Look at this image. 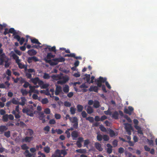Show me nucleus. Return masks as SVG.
<instances>
[{
    "instance_id": "obj_1",
    "label": "nucleus",
    "mask_w": 157,
    "mask_h": 157,
    "mask_svg": "<svg viewBox=\"0 0 157 157\" xmlns=\"http://www.w3.org/2000/svg\"><path fill=\"white\" fill-rule=\"evenodd\" d=\"M34 107L32 105H28L27 108H23L22 111L24 113L26 114L27 115L30 116H33V111Z\"/></svg>"
},
{
    "instance_id": "obj_2",
    "label": "nucleus",
    "mask_w": 157,
    "mask_h": 157,
    "mask_svg": "<svg viewBox=\"0 0 157 157\" xmlns=\"http://www.w3.org/2000/svg\"><path fill=\"white\" fill-rule=\"evenodd\" d=\"M69 120L71 122L74 123L73 127L75 129H77L78 128V120L76 117H70Z\"/></svg>"
},
{
    "instance_id": "obj_3",
    "label": "nucleus",
    "mask_w": 157,
    "mask_h": 157,
    "mask_svg": "<svg viewBox=\"0 0 157 157\" xmlns=\"http://www.w3.org/2000/svg\"><path fill=\"white\" fill-rule=\"evenodd\" d=\"M31 81L34 85H36L38 84L40 86L43 84V81L40 80L39 78L37 77L31 78Z\"/></svg>"
},
{
    "instance_id": "obj_4",
    "label": "nucleus",
    "mask_w": 157,
    "mask_h": 157,
    "mask_svg": "<svg viewBox=\"0 0 157 157\" xmlns=\"http://www.w3.org/2000/svg\"><path fill=\"white\" fill-rule=\"evenodd\" d=\"M53 61L54 66L57 65L59 62H64L65 61V59L62 57L59 58H55L52 59Z\"/></svg>"
},
{
    "instance_id": "obj_5",
    "label": "nucleus",
    "mask_w": 157,
    "mask_h": 157,
    "mask_svg": "<svg viewBox=\"0 0 157 157\" xmlns=\"http://www.w3.org/2000/svg\"><path fill=\"white\" fill-rule=\"evenodd\" d=\"M71 135L72 140H75L78 136V132L76 130L74 131L71 132Z\"/></svg>"
},
{
    "instance_id": "obj_6",
    "label": "nucleus",
    "mask_w": 157,
    "mask_h": 157,
    "mask_svg": "<svg viewBox=\"0 0 157 157\" xmlns=\"http://www.w3.org/2000/svg\"><path fill=\"white\" fill-rule=\"evenodd\" d=\"M47 49L49 51L53 52L55 53H56V48L55 46H54L52 47H51V46H47V47L45 48L44 49L45 51H46Z\"/></svg>"
},
{
    "instance_id": "obj_7",
    "label": "nucleus",
    "mask_w": 157,
    "mask_h": 157,
    "mask_svg": "<svg viewBox=\"0 0 157 157\" xmlns=\"http://www.w3.org/2000/svg\"><path fill=\"white\" fill-rule=\"evenodd\" d=\"M9 59L3 53L0 55V60L1 61V64H2L3 62L7 59Z\"/></svg>"
},
{
    "instance_id": "obj_8",
    "label": "nucleus",
    "mask_w": 157,
    "mask_h": 157,
    "mask_svg": "<svg viewBox=\"0 0 157 157\" xmlns=\"http://www.w3.org/2000/svg\"><path fill=\"white\" fill-rule=\"evenodd\" d=\"M98 86L92 85L90 86L89 89V90L90 92L94 91L97 93L98 92Z\"/></svg>"
},
{
    "instance_id": "obj_9",
    "label": "nucleus",
    "mask_w": 157,
    "mask_h": 157,
    "mask_svg": "<svg viewBox=\"0 0 157 157\" xmlns=\"http://www.w3.org/2000/svg\"><path fill=\"white\" fill-rule=\"evenodd\" d=\"M39 118L40 120L42 121V123H44L45 122V120L44 118L45 116L43 112H40L39 113Z\"/></svg>"
},
{
    "instance_id": "obj_10",
    "label": "nucleus",
    "mask_w": 157,
    "mask_h": 157,
    "mask_svg": "<svg viewBox=\"0 0 157 157\" xmlns=\"http://www.w3.org/2000/svg\"><path fill=\"white\" fill-rule=\"evenodd\" d=\"M62 92V87L60 86H57L56 89L55 94L56 95H58L59 94Z\"/></svg>"
},
{
    "instance_id": "obj_11",
    "label": "nucleus",
    "mask_w": 157,
    "mask_h": 157,
    "mask_svg": "<svg viewBox=\"0 0 157 157\" xmlns=\"http://www.w3.org/2000/svg\"><path fill=\"white\" fill-rule=\"evenodd\" d=\"M35 86H29V88L30 89L29 90V93H38V91L37 90L35 89Z\"/></svg>"
},
{
    "instance_id": "obj_12",
    "label": "nucleus",
    "mask_w": 157,
    "mask_h": 157,
    "mask_svg": "<svg viewBox=\"0 0 157 157\" xmlns=\"http://www.w3.org/2000/svg\"><path fill=\"white\" fill-rule=\"evenodd\" d=\"M27 53L29 56H33L35 55L37 53V52L33 49L28 50Z\"/></svg>"
},
{
    "instance_id": "obj_13",
    "label": "nucleus",
    "mask_w": 157,
    "mask_h": 157,
    "mask_svg": "<svg viewBox=\"0 0 157 157\" xmlns=\"http://www.w3.org/2000/svg\"><path fill=\"white\" fill-rule=\"evenodd\" d=\"M51 157H63L59 154V150L57 149L55 151V153L53 154Z\"/></svg>"
},
{
    "instance_id": "obj_14",
    "label": "nucleus",
    "mask_w": 157,
    "mask_h": 157,
    "mask_svg": "<svg viewBox=\"0 0 157 157\" xmlns=\"http://www.w3.org/2000/svg\"><path fill=\"white\" fill-rule=\"evenodd\" d=\"M94 146L99 151H101L103 150V148L101 147V144L98 142H96L94 144Z\"/></svg>"
},
{
    "instance_id": "obj_15",
    "label": "nucleus",
    "mask_w": 157,
    "mask_h": 157,
    "mask_svg": "<svg viewBox=\"0 0 157 157\" xmlns=\"http://www.w3.org/2000/svg\"><path fill=\"white\" fill-rule=\"evenodd\" d=\"M84 77L82 78L83 79H84V80L86 81V82L89 83V84H90V75L86 74L84 75Z\"/></svg>"
},
{
    "instance_id": "obj_16",
    "label": "nucleus",
    "mask_w": 157,
    "mask_h": 157,
    "mask_svg": "<svg viewBox=\"0 0 157 157\" xmlns=\"http://www.w3.org/2000/svg\"><path fill=\"white\" fill-rule=\"evenodd\" d=\"M20 99L21 100V102L19 101V105L22 106H24L25 104L26 101H27L25 97H21Z\"/></svg>"
},
{
    "instance_id": "obj_17",
    "label": "nucleus",
    "mask_w": 157,
    "mask_h": 157,
    "mask_svg": "<svg viewBox=\"0 0 157 157\" xmlns=\"http://www.w3.org/2000/svg\"><path fill=\"white\" fill-rule=\"evenodd\" d=\"M32 136H26L24 139L22 140V141L25 142H30L33 139Z\"/></svg>"
},
{
    "instance_id": "obj_18",
    "label": "nucleus",
    "mask_w": 157,
    "mask_h": 157,
    "mask_svg": "<svg viewBox=\"0 0 157 157\" xmlns=\"http://www.w3.org/2000/svg\"><path fill=\"white\" fill-rule=\"evenodd\" d=\"M119 113L117 111H115L113 112L112 115V117L115 119H118Z\"/></svg>"
},
{
    "instance_id": "obj_19",
    "label": "nucleus",
    "mask_w": 157,
    "mask_h": 157,
    "mask_svg": "<svg viewBox=\"0 0 157 157\" xmlns=\"http://www.w3.org/2000/svg\"><path fill=\"white\" fill-rule=\"evenodd\" d=\"M63 91L66 93H68L69 90V86L68 85H65L63 89Z\"/></svg>"
},
{
    "instance_id": "obj_20",
    "label": "nucleus",
    "mask_w": 157,
    "mask_h": 157,
    "mask_svg": "<svg viewBox=\"0 0 157 157\" xmlns=\"http://www.w3.org/2000/svg\"><path fill=\"white\" fill-rule=\"evenodd\" d=\"M33 131L31 129H27L26 132V135L29 136H32L33 135Z\"/></svg>"
},
{
    "instance_id": "obj_21",
    "label": "nucleus",
    "mask_w": 157,
    "mask_h": 157,
    "mask_svg": "<svg viewBox=\"0 0 157 157\" xmlns=\"http://www.w3.org/2000/svg\"><path fill=\"white\" fill-rule=\"evenodd\" d=\"M8 128L5 125L0 126V132L2 133L4 132V131L7 130Z\"/></svg>"
},
{
    "instance_id": "obj_22",
    "label": "nucleus",
    "mask_w": 157,
    "mask_h": 157,
    "mask_svg": "<svg viewBox=\"0 0 157 157\" xmlns=\"http://www.w3.org/2000/svg\"><path fill=\"white\" fill-rule=\"evenodd\" d=\"M31 42L33 43L39 45L41 44L39 41L38 40L35 38L33 39L31 38Z\"/></svg>"
},
{
    "instance_id": "obj_23",
    "label": "nucleus",
    "mask_w": 157,
    "mask_h": 157,
    "mask_svg": "<svg viewBox=\"0 0 157 157\" xmlns=\"http://www.w3.org/2000/svg\"><path fill=\"white\" fill-rule=\"evenodd\" d=\"M69 80L68 78H64L63 80H59L57 81V83L60 84H63L65 83Z\"/></svg>"
},
{
    "instance_id": "obj_24",
    "label": "nucleus",
    "mask_w": 157,
    "mask_h": 157,
    "mask_svg": "<svg viewBox=\"0 0 157 157\" xmlns=\"http://www.w3.org/2000/svg\"><path fill=\"white\" fill-rule=\"evenodd\" d=\"M125 129L126 130V132H127V133L129 135H130L131 134V129L132 127L131 126L130 127H127L126 126L125 127Z\"/></svg>"
},
{
    "instance_id": "obj_25",
    "label": "nucleus",
    "mask_w": 157,
    "mask_h": 157,
    "mask_svg": "<svg viewBox=\"0 0 157 157\" xmlns=\"http://www.w3.org/2000/svg\"><path fill=\"white\" fill-rule=\"evenodd\" d=\"M24 154L26 157H32L33 155V154L29 153L28 150H25Z\"/></svg>"
},
{
    "instance_id": "obj_26",
    "label": "nucleus",
    "mask_w": 157,
    "mask_h": 157,
    "mask_svg": "<svg viewBox=\"0 0 157 157\" xmlns=\"http://www.w3.org/2000/svg\"><path fill=\"white\" fill-rule=\"evenodd\" d=\"M17 100H16L14 98H13L11 101V102L14 104L15 105H19V101L20 99L18 98H17Z\"/></svg>"
},
{
    "instance_id": "obj_27",
    "label": "nucleus",
    "mask_w": 157,
    "mask_h": 157,
    "mask_svg": "<svg viewBox=\"0 0 157 157\" xmlns=\"http://www.w3.org/2000/svg\"><path fill=\"white\" fill-rule=\"evenodd\" d=\"M77 108L78 112H80L82 111L83 106L82 105L80 104L78 105H77Z\"/></svg>"
},
{
    "instance_id": "obj_28",
    "label": "nucleus",
    "mask_w": 157,
    "mask_h": 157,
    "mask_svg": "<svg viewBox=\"0 0 157 157\" xmlns=\"http://www.w3.org/2000/svg\"><path fill=\"white\" fill-rule=\"evenodd\" d=\"M86 111L88 114H91L93 112V109L90 106H88L87 108Z\"/></svg>"
},
{
    "instance_id": "obj_29",
    "label": "nucleus",
    "mask_w": 157,
    "mask_h": 157,
    "mask_svg": "<svg viewBox=\"0 0 157 157\" xmlns=\"http://www.w3.org/2000/svg\"><path fill=\"white\" fill-rule=\"evenodd\" d=\"M8 117L7 114L4 115L2 117V121L4 122H6L8 121Z\"/></svg>"
},
{
    "instance_id": "obj_30",
    "label": "nucleus",
    "mask_w": 157,
    "mask_h": 157,
    "mask_svg": "<svg viewBox=\"0 0 157 157\" xmlns=\"http://www.w3.org/2000/svg\"><path fill=\"white\" fill-rule=\"evenodd\" d=\"M12 113L14 115L16 119H19L21 117V116L19 115V113H17L14 110H13L12 112Z\"/></svg>"
},
{
    "instance_id": "obj_31",
    "label": "nucleus",
    "mask_w": 157,
    "mask_h": 157,
    "mask_svg": "<svg viewBox=\"0 0 157 157\" xmlns=\"http://www.w3.org/2000/svg\"><path fill=\"white\" fill-rule=\"evenodd\" d=\"M76 151L80 153H85L86 152V150L85 149H80L76 150Z\"/></svg>"
},
{
    "instance_id": "obj_32",
    "label": "nucleus",
    "mask_w": 157,
    "mask_h": 157,
    "mask_svg": "<svg viewBox=\"0 0 157 157\" xmlns=\"http://www.w3.org/2000/svg\"><path fill=\"white\" fill-rule=\"evenodd\" d=\"M94 106L95 108H98L100 106L99 102L98 101H95L94 103Z\"/></svg>"
},
{
    "instance_id": "obj_33",
    "label": "nucleus",
    "mask_w": 157,
    "mask_h": 157,
    "mask_svg": "<svg viewBox=\"0 0 157 157\" xmlns=\"http://www.w3.org/2000/svg\"><path fill=\"white\" fill-rule=\"evenodd\" d=\"M90 143L89 140L87 139L84 140V146L87 147L88 145Z\"/></svg>"
},
{
    "instance_id": "obj_34",
    "label": "nucleus",
    "mask_w": 157,
    "mask_h": 157,
    "mask_svg": "<svg viewBox=\"0 0 157 157\" xmlns=\"http://www.w3.org/2000/svg\"><path fill=\"white\" fill-rule=\"evenodd\" d=\"M98 80V81L102 83H104L105 82L106 79L105 78H103L102 77L100 76Z\"/></svg>"
},
{
    "instance_id": "obj_35",
    "label": "nucleus",
    "mask_w": 157,
    "mask_h": 157,
    "mask_svg": "<svg viewBox=\"0 0 157 157\" xmlns=\"http://www.w3.org/2000/svg\"><path fill=\"white\" fill-rule=\"evenodd\" d=\"M55 56V55H53L51 53L49 52L47 54L46 57L47 59H50L52 58H54Z\"/></svg>"
},
{
    "instance_id": "obj_36",
    "label": "nucleus",
    "mask_w": 157,
    "mask_h": 157,
    "mask_svg": "<svg viewBox=\"0 0 157 157\" xmlns=\"http://www.w3.org/2000/svg\"><path fill=\"white\" fill-rule=\"evenodd\" d=\"M9 59H7L4 62H5L4 66L5 68L8 67L10 65V63L8 62Z\"/></svg>"
},
{
    "instance_id": "obj_37",
    "label": "nucleus",
    "mask_w": 157,
    "mask_h": 157,
    "mask_svg": "<svg viewBox=\"0 0 157 157\" xmlns=\"http://www.w3.org/2000/svg\"><path fill=\"white\" fill-rule=\"evenodd\" d=\"M76 109L75 108L71 107L70 108V112L71 114L73 115L75 113Z\"/></svg>"
},
{
    "instance_id": "obj_38",
    "label": "nucleus",
    "mask_w": 157,
    "mask_h": 157,
    "mask_svg": "<svg viewBox=\"0 0 157 157\" xmlns=\"http://www.w3.org/2000/svg\"><path fill=\"white\" fill-rule=\"evenodd\" d=\"M21 149L22 150H28V149L29 148V147L26 144H24L22 145L21 146Z\"/></svg>"
},
{
    "instance_id": "obj_39",
    "label": "nucleus",
    "mask_w": 157,
    "mask_h": 157,
    "mask_svg": "<svg viewBox=\"0 0 157 157\" xmlns=\"http://www.w3.org/2000/svg\"><path fill=\"white\" fill-rule=\"evenodd\" d=\"M21 92L23 96L26 95L29 93L26 90L21 89Z\"/></svg>"
},
{
    "instance_id": "obj_40",
    "label": "nucleus",
    "mask_w": 157,
    "mask_h": 157,
    "mask_svg": "<svg viewBox=\"0 0 157 157\" xmlns=\"http://www.w3.org/2000/svg\"><path fill=\"white\" fill-rule=\"evenodd\" d=\"M97 139L98 141H101L103 139V136L100 134H98Z\"/></svg>"
},
{
    "instance_id": "obj_41",
    "label": "nucleus",
    "mask_w": 157,
    "mask_h": 157,
    "mask_svg": "<svg viewBox=\"0 0 157 157\" xmlns=\"http://www.w3.org/2000/svg\"><path fill=\"white\" fill-rule=\"evenodd\" d=\"M45 60L46 63H49L51 65L54 66L53 61L52 60V59L51 60L49 59L48 60L47 59H45Z\"/></svg>"
},
{
    "instance_id": "obj_42",
    "label": "nucleus",
    "mask_w": 157,
    "mask_h": 157,
    "mask_svg": "<svg viewBox=\"0 0 157 157\" xmlns=\"http://www.w3.org/2000/svg\"><path fill=\"white\" fill-rule=\"evenodd\" d=\"M50 148L48 146L44 148V152L47 153H48L50 152Z\"/></svg>"
},
{
    "instance_id": "obj_43",
    "label": "nucleus",
    "mask_w": 157,
    "mask_h": 157,
    "mask_svg": "<svg viewBox=\"0 0 157 157\" xmlns=\"http://www.w3.org/2000/svg\"><path fill=\"white\" fill-rule=\"evenodd\" d=\"M43 78L44 79H49L50 78V76L48 74L46 73H44Z\"/></svg>"
},
{
    "instance_id": "obj_44",
    "label": "nucleus",
    "mask_w": 157,
    "mask_h": 157,
    "mask_svg": "<svg viewBox=\"0 0 157 157\" xmlns=\"http://www.w3.org/2000/svg\"><path fill=\"white\" fill-rule=\"evenodd\" d=\"M4 136L7 138H9L10 136V131L4 132Z\"/></svg>"
},
{
    "instance_id": "obj_45",
    "label": "nucleus",
    "mask_w": 157,
    "mask_h": 157,
    "mask_svg": "<svg viewBox=\"0 0 157 157\" xmlns=\"http://www.w3.org/2000/svg\"><path fill=\"white\" fill-rule=\"evenodd\" d=\"M95 82H97V86H98V87H101L102 85V83L98 81V80L97 79H95Z\"/></svg>"
},
{
    "instance_id": "obj_46",
    "label": "nucleus",
    "mask_w": 157,
    "mask_h": 157,
    "mask_svg": "<svg viewBox=\"0 0 157 157\" xmlns=\"http://www.w3.org/2000/svg\"><path fill=\"white\" fill-rule=\"evenodd\" d=\"M41 102L43 104H46L47 103H48V100L47 98H44L41 101Z\"/></svg>"
},
{
    "instance_id": "obj_47",
    "label": "nucleus",
    "mask_w": 157,
    "mask_h": 157,
    "mask_svg": "<svg viewBox=\"0 0 157 157\" xmlns=\"http://www.w3.org/2000/svg\"><path fill=\"white\" fill-rule=\"evenodd\" d=\"M86 119L91 123L94 121V118L92 117H88L86 118Z\"/></svg>"
},
{
    "instance_id": "obj_48",
    "label": "nucleus",
    "mask_w": 157,
    "mask_h": 157,
    "mask_svg": "<svg viewBox=\"0 0 157 157\" xmlns=\"http://www.w3.org/2000/svg\"><path fill=\"white\" fill-rule=\"evenodd\" d=\"M29 86H31L30 84L28 82L26 81L23 86L24 88H27L28 86L29 87Z\"/></svg>"
},
{
    "instance_id": "obj_49",
    "label": "nucleus",
    "mask_w": 157,
    "mask_h": 157,
    "mask_svg": "<svg viewBox=\"0 0 157 157\" xmlns=\"http://www.w3.org/2000/svg\"><path fill=\"white\" fill-rule=\"evenodd\" d=\"M103 139L105 141H107L109 140V136L107 135H104L103 136Z\"/></svg>"
},
{
    "instance_id": "obj_50",
    "label": "nucleus",
    "mask_w": 157,
    "mask_h": 157,
    "mask_svg": "<svg viewBox=\"0 0 157 157\" xmlns=\"http://www.w3.org/2000/svg\"><path fill=\"white\" fill-rule=\"evenodd\" d=\"M109 135L110 137H113L115 136V133L113 130H111L109 131Z\"/></svg>"
},
{
    "instance_id": "obj_51",
    "label": "nucleus",
    "mask_w": 157,
    "mask_h": 157,
    "mask_svg": "<svg viewBox=\"0 0 157 157\" xmlns=\"http://www.w3.org/2000/svg\"><path fill=\"white\" fill-rule=\"evenodd\" d=\"M9 32L10 33H13V35H15V34L16 33L15 32V30L13 28H11L9 30Z\"/></svg>"
},
{
    "instance_id": "obj_52",
    "label": "nucleus",
    "mask_w": 157,
    "mask_h": 157,
    "mask_svg": "<svg viewBox=\"0 0 157 157\" xmlns=\"http://www.w3.org/2000/svg\"><path fill=\"white\" fill-rule=\"evenodd\" d=\"M18 67L19 68L21 69H23L24 68H25V70L26 69H27V67H25V66L24 64H22L21 63H19L18 65Z\"/></svg>"
},
{
    "instance_id": "obj_53",
    "label": "nucleus",
    "mask_w": 157,
    "mask_h": 157,
    "mask_svg": "<svg viewBox=\"0 0 157 157\" xmlns=\"http://www.w3.org/2000/svg\"><path fill=\"white\" fill-rule=\"evenodd\" d=\"M44 112L46 114H49L51 112L50 109L48 108H46L44 109Z\"/></svg>"
},
{
    "instance_id": "obj_54",
    "label": "nucleus",
    "mask_w": 157,
    "mask_h": 157,
    "mask_svg": "<svg viewBox=\"0 0 157 157\" xmlns=\"http://www.w3.org/2000/svg\"><path fill=\"white\" fill-rule=\"evenodd\" d=\"M64 105L66 107H69L71 105V104L69 102L66 101L64 102Z\"/></svg>"
},
{
    "instance_id": "obj_55",
    "label": "nucleus",
    "mask_w": 157,
    "mask_h": 157,
    "mask_svg": "<svg viewBox=\"0 0 157 157\" xmlns=\"http://www.w3.org/2000/svg\"><path fill=\"white\" fill-rule=\"evenodd\" d=\"M88 86L86 85L85 83H83L80 86L79 88H88Z\"/></svg>"
},
{
    "instance_id": "obj_56",
    "label": "nucleus",
    "mask_w": 157,
    "mask_h": 157,
    "mask_svg": "<svg viewBox=\"0 0 157 157\" xmlns=\"http://www.w3.org/2000/svg\"><path fill=\"white\" fill-rule=\"evenodd\" d=\"M81 115L83 118H86L87 114L85 111H83L82 112Z\"/></svg>"
},
{
    "instance_id": "obj_57",
    "label": "nucleus",
    "mask_w": 157,
    "mask_h": 157,
    "mask_svg": "<svg viewBox=\"0 0 157 157\" xmlns=\"http://www.w3.org/2000/svg\"><path fill=\"white\" fill-rule=\"evenodd\" d=\"M19 78H20V79L19 80L20 81V83L21 84H22L26 82L24 78H23L21 77H20Z\"/></svg>"
},
{
    "instance_id": "obj_58",
    "label": "nucleus",
    "mask_w": 157,
    "mask_h": 157,
    "mask_svg": "<svg viewBox=\"0 0 157 157\" xmlns=\"http://www.w3.org/2000/svg\"><path fill=\"white\" fill-rule=\"evenodd\" d=\"M25 75L27 78L29 79H30L32 78V76L31 74L29 73H25Z\"/></svg>"
},
{
    "instance_id": "obj_59",
    "label": "nucleus",
    "mask_w": 157,
    "mask_h": 157,
    "mask_svg": "<svg viewBox=\"0 0 157 157\" xmlns=\"http://www.w3.org/2000/svg\"><path fill=\"white\" fill-rule=\"evenodd\" d=\"M32 98L34 100L38 99L39 100H40V98H38L37 95L35 94H34L32 96Z\"/></svg>"
},
{
    "instance_id": "obj_60",
    "label": "nucleus",
    "mask_w": 157,
    "mask_h": 157,
    "mask_svg": "<svg viewBox=\"0 0 157 157\" xmlns=\"http://www.w3.org/2000/svg\"><path fill=\"white\" fill-rule=\"evenodd\" d=\"M100 130L103 132H106V128L102 125H101L100 127Z\"/></svg>"
},
{
    "instance_id": "obj_61",
    "label": "nucleus",
    "mask_w": 157,
    "mask_h": 157,
    "mask_svg": "<svg viewBox=\"0 0 157 157\" xmlns=\"http://www.w3.org/2000/svg\"><path fill=\"white\" fill-rule=\"evenodd\" d=\"M31 58L32 61H33L35 62L38 61H39V59L36 56H33L31 57Z\"/></svg>"
},
{
    "instance_id": "obj_62",
    "label": "nucleus",
    "mask_w": 157,
    "mask_h": 157,
    "mask_svg": "<svg viewBox=\"0 0 157 157\" xmlns=\"http://www.w3.org/2000/svg\"><path fill=\"white\" fill-rule=\"evenodd\" d=\"M124 149L122 147H120L118 149V152L120 154H122L124 152Z\"/></svg>"
},
{
    "instance_id": "obj_63",
    "label": "nucleus",
    "mask_w": 157,
    "mask_h": 157,
    "mask_svg": "<svg viewBox=\"0 0 157 157\" xmlns=\"http://www.w3.org/2000/svg\"><path fill=\"white\" fill-rule=\"evenodd\" d=\"M25 41V39L23 37H22L21 38V39H20V40L19 41H18L19 42L20 44L21 45H22L23 44V43Z\"/></svg>"
},
{
    "instance_id": "obj_64",
    "label": "nucleus",
    "mask_w": 157,
    "mask_h": 157,
    "mask_svg": "<svg viewBox=\"0 0 157 157\" xmlns=\"http://www.w3.org/2000/svg\"><path fill=\"white\" fill-rule=\"evenodd\" d=\"M55 117L56 119H59L61 118V116L60 114L58 113H56L55 114Z\"/></svg>"
}]
</instances>
